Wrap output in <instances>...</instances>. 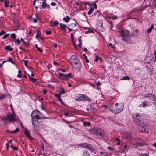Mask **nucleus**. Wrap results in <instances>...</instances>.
Instances as JSON below:
<instances>
[{
	"label": "nucleus",
	"instance_id": "f257e3e1",
	"mask_svg": "<svg viewBox=\"0 0 156 156\" xmlns=\"http://www.w3.org/2000/svg\"><path fill=\"white\" fill-rule=\"evenodd\" d=\"M121 36L122 37V40L124 42L128 44H133L129 31L127 30H122L121 32Z\"/></svg>",
	"mask_w": 156,
	"mask_h": 156
},
{
	"label": "nucleus",
	"instance_id": "f03ea898",
	"mask_svg": "<svg viewBox=\"0 0 156 156\" xmlns=\"http://www.w3.org/2000/svg\"><path fill=\"white\" fill-rule=\"evenodd\" d=\"M133 119L134 122L137 125L141 124L142 118L140 116V114L137 113L133 115Z\"/></svg>",
	"mask_w": 156,
	"mask_h": 156
},
{
	"label": "nucleus",
	"instance_id": "7ed1b4c3",
	"mask_svg": "<svg viewBox=\"0 0 156 156\" xmlns=\"http://www.w3.org/2000/svg\"><path fill=\"white\" fill-rule=\"evenodd\" d=\"M3 120H8L11 122L16 121L17 120L16 119V115L14 113L8 115L7 117L3 118Z\"/></svg>",
	"mask_w": 156,
	"mask_h": 156
},
{
	"label": "nucleus",
	"instance_id": "20e7f679",
	"mask_svg": "<svg viewBox=\"0 0 156 156\" xmlns=\"http://www.w3.org/2000/svg\"><path fill=\"white\" fill-rule=\"evenodd\" d=\"M72 73H70L69 74H64L61 73H59L58 76L62 80H67L68 78H71Z\"/></svg>",
	"mask_w": 156,
	"mask_h": 156
},
{
	"label": "nucleus",
	"instance_id": "39448f33",
	"mask_svg": "<svg viewBox=\"0 0 156 156\" xmlns=\"http://www.w3.org/2000/svg\"><path fill=\"white\" fill-rule=\"evenodd\" d=\"M79 147L87 148L91 152L94 151V148L90 144H87V143H83L78 144Z\"/></svg>",
	"mask_w": 156,
	"mask_h": 156
},
{
	"label": "nucleus",
	"instance_id": "423d86ee",
	"mask_svg": "<svg viewBox=\"0 0 156 156\" xmlns=\"http://www.w3.org/2000/svg\"><path fill=\"white\" fill-rule=\"evenodd\" d=\"M32 123L35 129L38 130L42 127V124L41 122H38L36 120H33Z\"/></svg>",
	"mask_w": 156,
	"mask_h": 156
},
{
	"label": "nucleus",
	"instance_id": "0eeeda50",
	"mask_svg": "<svg viewBox=\"0 0 156 156\" xmlns=\"http://www.w3.org/2000/svg\"><path fill=\"white\" fill-rule=\"evenodd\" d=\"M149 102H152L155 101L156 98L155 95L151 94H147L144 97Z\"/></svg>",
	"mask_w": 156,
	"mask_h": 156
},
{
	"label": "nucleus",
	"instance_id": "6e6552de",
	"mask_svg": "<svg viewBox=\"0 0 156 156\" xmlns=\"http://www.w3.org/2000/svg\"><path fill=\"white\" fill-rule=\"evenodd\" d=\"M72 66L76 71L78 72L81 71L82 66L80 61H79L76 63Z\"/></svg>",
	"mask_w": 156,
	"mask_h": 156
},
{
	"label": "nucleus",
	"instance_id": "1a4fd4ad",
	"mask_svg": "<svg viewBox=\"0 0 156 156\" xmlns=\"http://www.w3.org/2000/svg\"><path fill=\"white\" fill-rule=\"evenodd\" d=\"M79 61L77 57L75 55H72L70 57V62L72 66Z\"/></svg>",
	"mask_w": 156,
	"mask_h": 156
},
{
	"label": "nucleus",
	"instance_id": "9d476101",
	"mask_svg": "<svg viewBox=\"0 0 156 156\" xmlns=\"http://www.w3.org/2000/svg\"><path fill=\"white\" fill-rule=\"evenodd\" d=\"M109 110L113 113L117 114L123 110L122 108H109Z\"/></svg>",
	"mask_w": 156,
	"mask_h": 156
},
{
	"label": "nucleus",
	"instance_id": "9b49d317",
	"mask_svg": "<svg viewBox=\"0 0 156 156\" xmlns=\"http://www.w3.org/2000/svg\"><path fill=\"white\" fill-rule=\"evenodd\" d=\"M25 135L30 140H33V138L30 135V131L28 129H25L24 132Z\"/></svg>",
	"mask_w": 156,
	"mask_h": 156
},
{
	"label": "nucleus",
	"instance_id": "f8f14e48",
	"mask_svg": "<svg viewBox=\"0 0 156 156\" xmlns=\"http://www.w3.org/2000/svg\"><path fill=\"white\" fill-rule=\"evenodd\" d=\"M138 129L139 130V131L140 133L143 132H147L148 133L147 131H145L146 129L143 126V122H141V124H140V125H138Z\"/></svg>",
	"mask_w": 156,
	"mask_h": 156
},
{
	"label": "nucleus",
	"instance_id": "ddd939ff",
	"mask_svg": "<svg viewBox=\"0 0 156 156\" xmlns=\"http://www.w3.org/2000/svg\"><path fill=\"white\" fill-rule=\"evenodd\" d=\"M94 130L95 132L97 135L101 136H104V134L103 132L102 131H101L100 129L97 128L95 129Z\"/></svg>",
	"mask_w": 156,
	"mask_h": 156
},
{
	"label": "nucleus",
	"instance_id": "4468645a",
	"mask_svg": "<svg viewBox=\"0 0 156 156\" xmlns=\"http://www.w3.org/2000/svg\"><path fill=\"white\" fill-rule=\"evenodd\" d=\"M83 94H80L76 96L75 98V100L78 101H83Z\"/></svg>",
	"mask_w": 156,
	"mask_h": 156
},
{
	"label": "nucleus",
	"instance_id": "2eb2a0df",
	"mask_svg": "<svg viewBox=\"0 0 156 156\" xmlns=\"http://www.w3.org/2000/svg\"><path fill=\"white\" fill-rule=\"evenodd\" d=\"M92 100L91 98L86 95L83 94V101H88L89 102L91 101Z\"/></svg>",
	"mask_w": 156,
	"mask_h": 156
},
{
	"label": "nucleus",
	"instance_id": "dca6fc26",
	"mask_svg": "<svg viewBox=\"0 0 156 156\" xmlns=\"http://www.w3.org/2000/svg\"><path fill=\"white\" fill-rule=\"evenodd\" d=\"M42 7L43 9H45L46 8H50L49 5H48L45 2V1H43L42 2Z\"/></svg>",
	"mask_w": 156,
	"mask_h": 156
},
{
	"label": "nucleus",
	"instance_id": "f3484780",
	"mask_svg": "<svg viewBox=\"0 0 156 156\" xmlns=\"http://www.w3.org/2000/svg\"><path fill=\"white\" fill-rule=\"evenodd\" d=\"M82 156H90V154L87 150H84L83 151Z\"/></svg>",
	"mask_w": 156,
	"mask_h": 156
},
{
	"label": "nucleus",
	"instance_id": "a211bd4d",
	"mask_svg": "<svg viewBox=\"0 0 156 156\" xmlns=\"http://www.w3.org/2000/svg\"><path fill=\"white\" fill-rule=\"evenodd\" d=\"M50 23L51 27H54L58 25L59 24V23L58 21L51 20L50 21Z\"/></svg>",
	"mask_w": 156,
	"mask_h": 156
},
{
	"label": "nucleus",
	"instance_id": "6ab92c4d",
	"mask_svg": "<svg viewBox=\"0 0 156 156\" xmlns=\"http://www.w3.org/2000/svg\"><path fill=\"white\" fill-rule=\"evenodd\" d=\"M43 117L42 116L40 117L38 114H36L34 115L32 117V121L33 120H35L34 119L35 118L36 119H38L41 118H43Z\"/></svg>",
	"mask_w": 156,
	"mask_h": 156
},
{
	"label": "nucleus",
	"instance_id": "aec40b11",
	"mask_svg": "<svg viewBox=\"0 0 156 156\" xmlns=\"http://www.w3.org/2000/svg\"><path fill=\"white\" fill-rule=\"evenodd\" d=\"M60 29L62 30H65L66 27V25L65 24H63L62 23H60Z\"/></svg>",
	"mask_w": 156,
	"mask_h": 156
},
{
	"label": "nucleus",
	"instance_id": "412c9836",
	"mask_svg": "<svg viewBox=\"0 0 156 156\" xmlns=\"http://www.w3.org/2000/svg\"><path fill=\"white\" fill-rule=\"evenodd\" d=\"M10 1L8 0H4V6L5 8L9 7V4L10 3Z\"/></svg>",
	"mask_w": 156,
	"mask_h": 156
},
{
	"label": "nucleus",
	"instance_id": "4be33fe9",
	"mask_svg": "<svg viewBox=\"0 0 156 156\" xmlns=\"http://www.w3.org/2000/svg\"><path fill=\"white\" fill-rule=\"evenodd\" d=\"M38 113H39V114H40L39 111L36 110H34L32 112L31 114V117H32L34 115H35L36 114H38Z\"/></svg>",
	"mask_w": 156,
	"mask_h": 156
},
{
	"label": "nucleus",
	"instance_id": "5701e85b",
	"mask_svg": "<svg viewBox=\"0 0 156 156\" xmlns=\"http://www.w3.org/2000/svg\"><path fill=\"white\" fill-rule=\"evenodd\" d=\"M19 128H17L16 129H15L13 131H7V132H10L12 133H16L19 132Z\"/></svg>",
	"mask_w": 156,
	"mask_h": 156
},
{
	"label": "nucleus",
	"instance_id": "b1692460",
	"mask_svg": "<svg viewBox=\"0 0 156 156\" xmlns=\"http://www.w3.org/2000/svg\"><path fill=\"white\" fill-rule=\"evenodd\" d=\"M5 49L7 51H12L13 50V49L12 48L10 45H8L7 46H6L5 47Z\"/></svg>",
	"mask_w": 156,
	"mask_h": 156
},
{
	"label": "nucleus",
	"instance_id": "393cba45",
	"mask_svg": "<svg viewBox=\"0 0 156 156\" xmlns=\"http://www.w3.org/2000/svg\"><path fill=\"white\" fill-rule=\"evenodd\" d=\"M70 20V18L69 16H67L66 17H64L63 18V20L66 22H68Z\"/></svg>",
	"mask_w": 156,
	"mask_h": 156
},
{
	"label": "nucleus",
	"instance_id": "a878e982",
	"mask_svg": "<svg viewBox=\"0 0 156 156\" xmlns=\"http://www.w3.org/2000/svg\"><path fill=\"white\" fill-rule=\"evenodd\" d=\"M7 62H9L12 63V64L15 65V63L13 61V59L11 57H9L8 59L6 60Z\"/></svg>",
	"mask_w": 156,
	"mask_h": 156
},
{
	"label": "nucleus",
	"instance_id": "bb28decb",
	"mask_svg": "<svg viewBox=\"0 0 156 156\" xmlns=\"http://www.w3.org/2000/svg\"><path fill=\"white\" fill-rule=\"evenodd\" d=\"M154 25L153 24H152L150 27L147 30V32L149 33H150L153 29L154 28Z\"/></svg>",
	"mask_w": 156,
	"mask_h": 156
},
{
	"label": "nucleus",
	"instance_id": "cd10ccee",
	"mask_svg": "<svg viewBox=\"0 0 156 156\" xmlns=\"http://www.w3.org/2000/svg\"><path fill=\"white\" fill-rule=\"evenodd\" d=\"M29 78L32 82L35 83L37 80V79L31 77L30 75H29Z\"/></svg>",
	"mask_w": 156,
	"mask_h": 156
},
{
	"label": "nucleus",
	"instance_id": "c85d7f7f",
	"mask_svg": "<svg viewBox=\"0 0 156 156\" xmlns=\"http://www.w3.org/2000/svg\"><path fill=\"white\" fill-rule=\"evenodd\" d=\"M94 9L92 8L91 7L89 10L87 14L89 15H90L94 11Z\"/></svg>",
	"mask_w": 156,
	"mask_h": 156
},
{
	"label": "nucleus",
	"instance_id": "c756f323",
	"mask_svg": "<svg viewBox=\"0 0 156 156\" xmlns=\"http://www.w3.org/2000/svg\"><path fill=\"white\" fill-rule=\"evenodd\" d=\"M7 96V95L5 94H2L0 96V100H2L5 99Z\"/></svg>",
	"mask_w": 156,
	"mask_h": 156
},
{
	"label": "nucleus",
	"instance_id": "7c9ffc66",
	"mask_svg": "<svg viewBox=\"0 0 156 156\" xmlns=\"http://www.w3.org/2000/svg\"><path fill=\"white\" fill-rule=\"evenodd\" d=\"M35 46L38 51L41 53L42 52L43 50L42 49H41L40 48L38 47V45L37 44H35Z\"/></svg>",
	"mask_w": 156,
	"mask_h": 156
},
{
	"label": "nucleus",
	"instance_id": "2f4dec72",
	"mask_svg": "<svg viewBox=\"0 0 156 156\" xmlns=\"http://www.w3.org/2000/svg\"><path fill=\"white\" fill-rule=\"evenodd\" d=\"M78 25V23L76 22L75 23H73L70 24L69 25V26L73 27H74Z\"/></svg>",
	"mask_w": 156,
	"mask_h": 156
},
{
	"label": "nucleus",
	"instance_id": "473e14b6",
	"mask_svg": "<svg viewBox=\"0 0 156 156\" xmlns=\"http://www.w3.org/2000/svg\"><path fill=\"white\" fill-rule=\"evenodd\" d=\"M41 33V31L40 30H38L37 31V34L36 35V38H37L38 37H40V34Z\"/></svg>",
	"mask_w": 156,
	"mask_h": 156
},
{
	"label": "nucleus",
	"instance_id": "72a5a7b5",
	"mask_svg": "<svg viewBox=\"0 0 156 156\" xmlns=\"http://www.w3.org/2000/svg\"><path fill=\"white\" fill-rule=\"evenodd\" d=\"M22 61L24 62V65L27 68H28V67L27 66V63L28 62V61L27 60H22Z\"/></svg>",
	"mask_w": 156,
	"mask_h": 156
},
{
	"label": "nucleus",
	"instance_id": "f704fd0d",
	"mask_svg": "<svg viewBox=\"0 0 156 156\" xmlns=\"http://www.w3.org/2000/svg\"><path fill=\"white\" fill-rule=\"evenodd\" d=\"M60 95H61V94H60V93L59 94H55L54 95L55 97L59 98V100H60L61 101H62V100H61V98H60V96H61Z\"/></svg>",
	"mask_w": 156,
	"mask_h": 156
},
{
	"label": "nucleus",
	"instance_id": "c9c22d12",
	"mask_svg": "<svg viewBox=\"0 0 156 156\" xmlns=\"http://www.w3.org/2000/svg\"><path fill=\"white\" fill-rule=\"evenodd\" d=\"M16 37V34L15 33H12L11 34V37L13 39H15Z\"/></svg>",
	"mask_w": 156,
	"mask_h": 156
},
{
	"label": "nucleus",
	"instance_id": "e433bc0d",
	"mask_svg": "<svg viewBox=\"0 0 156 156\" xmlns=\"http://www.w3.org/2000/svg\"><path fill=\"white\" fill-rule=\"evenodd\" d=\"M22 72L21 70H19L18 71V74H17V76L20 78H21L22 77V76L21 75V74Z\"/></svg>",
	"mask_w": 156,
	"mask_h": 156
},
{
	"label": "nucleus",
	"instance_id": "4c0bfd02",
	"mask_svg": "<svg viewBox=\"0 0 156 156\" xmlns=\"http://www.w3.org/2000/svg\"><path fill=\"white\" fill-rule=\"evenodd\" d=\"M115 140H116V141L117 142L116 143V144L117 145H119V144H120V140L119 139V138H116L115 139Z\"/></svg>",
	"mask_w": 156,
	"mask_h": 156
},
{
	"label": "nucleus",
	"instance_id": "58836bf2",
	"mask_svg": "<svg viewBox=\"0 0 156 156\" xmlns=\"http://www.w3.org/2000/svg\"><path fill=\"white\" fill-rule=\"evenodd\" d=\"M130 79V78L129 77L127 76H126L123 77L122 80H129Z\"/></svg>",
	"mask_w": 156,
	"mask_h": 156
},
{
	"label": "nucleus",
	"instance_id": "ea45409f",
	"mask_svg": "<svg viewBox=\"0 0 156 156\" xmlns=\"http://www.w3.org/2000/svg\"><path fill=\"white\" fill-rule=\"evenodd\" d=\"M147 101H144L142 103V106L143 107H146V106H147Z\"/></svg>",
	"mask_w": 156,
	"mask_h": 156
},
{
	"label": "nucleus",
	"instance_id": "a19ab883",
	"mask_svg": "<svg viewBox=\"0 0 156 156\" xmlns=\"http://www.w3.org/2000/svg\"><path fill=\"white\" fill-rule=\"evenodd\" d=\"M9 34H5L2 37V38L3 39H5L9 35Z\"/></svg>",
	"mask_w": 156,
	"mask_h": 156
},
{
	"label": "nucleus",
	"instance_id": "79ce46f5",
	"mask_svg": "<svg viewBox=\"0 0 156 156\" xmlns=\"http://www.w3.org/2000/svg\"><path fill=\"white\" fill-rule=\"evenodd\" d=\"M126 136L124 137V138H126L127 139H129L131 136L130 134H128V135H127V133H126Z\"/></svg>",
	"mask_w": 156,
	"mask_h": 156
},
{
	"label": "nucleus",
	"instance_id": "37998d69",
	"mask_svg": "<svg viewBox=\"0 0 156 156\" xmlns=\"http://www.w3.org/2000/svg\"><path fill=\"white\" fill-rule=\"evenodd\" d=\"M21 41L24 44H28V42H25L23 39L22 38H21Z\"/></svg>",
	"mask_w": 156,
	"mask_h": 156
},
{
	"label": "nucleus",
	"instance_id": "c03bdc74",
	"mask_svg": "<svg viewBox=\"0 0 156 156\" xmlns=\"http://www.w3.org/2000/svg\"><path fill=\"white\" fill-rule=\"evenodd\" d=\"M84 124L86 126H89L90 125V123L89 122H84Z\"/></svg>",
	"mask_w": 156,
	"mask_h": 156
},
{
	"label": "nucleus",
	"instance_id": "a18cd8bd",
	"mask_svg": "<svg viewBox=\"0 0 156 156\" xmlns=\"http://www.w3.org/2000/svg\"><path fill=\"white\" fill-rule=\"evenodd\" d=\"M65 93V91L63 89H62V90L60 91V94H64Z\"/></svg>",
	"mask_w": 156,
	"mask_h": 156
},
{
	"label": "nucleus",
	"instance_id": "49530a36",
	"mask_svg": "<svg viewBox=\"0 0 156 156\" xmlns=\"http://www.w3.org/2000/svg\"><path fill=\"white\" fill-rule=\"evenodd\" d=\"M6 32L4 30H2L0 32V36H2L3 34H5Z\"/></svg>",
	"mask_w": 156,
	"mask_h": 156
},
{
	"label": "nucleus",
	"instance_id": "de8ad7c7",
	"mask_svg": "<svg viewBox=\"0 0 156 156\" xmlns=\"http://www.w3.org/2000/svg\"><path fill=\"white\" fill-rule=\"evenodd\" d=\"M101 16H102V15L100 11H99V12H98L97 14V16L98 17H99Z\"/></svg>",
	"mask_w": 156,
	"mask_h": 156
},
{
	"label": "nucleus",
	"instance_id": "09e8293b",
	"mask_svg": "<svg viewBox=\"0 0 156 156\" xmlns=\"http://www.w3.org/2000/svg\"><path fill=\"white\" fill-rule=\"evenodd\" d=\"M83 4L85 5H88L89 6H90V3L89 2H83Z\"/></svg>",
	"mask_w": 156,
	"mask_h": 156
},
{
	"label": "nucleus",
	"instance_id": "8fccbe9b",
	"mask_svg": "<svg viewBox=\"0 0 156 156\" xmlns=\"http://www.w3.org/2000/svg\"><path fill=\"white\" fill-rule=\"evenodd\" d=\"M100 58L101 59V58H99L98 56H96L95 58V61L96 62H97Z\"/></svg>",
	"mask_w": 156,
	"mask_h": 156
},
{
	"label": "nucleus",
	"instance_id": "3c124183",
	"mask_svg": "<svg viewBox=\"0 0 156 156\" xmlns=\"http://www.w3.org/2000/svg\"><path fill=\"white\" fill-rule=\"evenodd\" d=\"M46 34L47 35H49L51 34V32L50 30L46 31L45 32Z\"/></svg>",
	"mask_w": 156,
	"mask_h": 156
},
{
	"label": "nucleus",
	"instance_id": "603ef678",
	"mask_svg": "<svg viewBox=\"0 0 156 156\" xmlns=\"http://www.w3.org/2000/svg\"><path fill=\"white\" fill-rule=\"evenodd\" d=\"M99 11L98 10H96L95 12L93 14V15L94 16H95L99 12Z\"/></svg>",
	"mask_w": 156,
	"mask_h": 156
},
{
	"label": "nucleus",
	"instance_id": "864d4df0",
	"mask_svg": "<svg viewBox=\"0 0 156 156\" xmlns=\"http://www.w3.org/2000/svg\"><path fill=\"white\" fill-rule=\"evenodd\" d=\"M85 61L87 63H89V60L87 58V56H85L84 58Z\"/></svg>",
	"mask_w": 156,
	"mask_h": 156
},
{
	"label": "nucleus",
	"instance_id": "5fc2aeb1",
	"mask_svg": "<svg viewBox=\"0 0 156 156\" xmlns=\"http://www.w3.org/2000/svg\"><path fill=\"white\" fill-rule=\"evenodd\" d=\"M16 41L17 43H18V45H19L21 43V41L20 40L18 39H16Z\"/></svg>",
	"mask_w": 156,
	"mask_h": 156
},
{
	"label": "nucleus",
	"instance_id": "6e6d98bb",
	"mask_svg": "<svg viewBox=\"0 0 156 156\" xmlns=\"http://www.w3.org/2000/svg\"><path fill=\"white\" fill-rule=\"evenodd\" d=\"M149 154L147 153H143L141 154V156H149Z\"/></svg>",
	"mask_w": 156,
	"mask_h": 156
},
{
	"label": "nucleus",
	"instance_id": "4d7b16f0",
	"mask_svg": "<svg viewBox=\"0 0 156 156\" xmlns=\"http://www.w3.org/2000/svg\"><path fill=\"white\" fill-rule=\"evenodd\" d=\"M42 92L44 94V95H45L47 93V91L46 89H44L43 90H42Z\"/></svg>",
	"mask_w": 156,
	"mask_h": 156
},
{
	"label": "nucleus",
	"instance_id": "13d9d810",
	"mask_svg": "<svg viewBox=\"0 0 156 156\" xmlns=\"http://www.w3.org/2000/svg\"><path fill=\"white\" fill-rule=\"evenodd\" d=\"M82 44V43H79V44H78V46L80 48H82V47L81 46Z\"/></svg>",
	"mask_w": 156,
	"mask_h": 156
},
{
	"label": "nucleus",
	"instance_id": "bf43d9fd",
	"mask_svg": "<svg viewBox=\"0 0 156 156\" xmlns=\"http://www.w3.org/2000/svg\"><path fill=\"white\" fill-rule=\"evenodd\" d=\"M51 5L52 6H55L56 5V4L54 2H52L51 3Z\"/></svg>",
	"mask_w": 156,
	"mask_h": 156
},
{
	"label": "nucleus",
	"instance_id": "052dcab7",
	"mask_svg": "<svg viewBox=\"0 0 156 156\" xmlns=\"http://www.w3.org/2000/svg\"><path fill=\"white\" fill-rule=\"evenodd\" d=\"M154 55H155V59L154 60V62H156V51H155L154 52Z\"/></svg>",
	"mask_w": 156,
	"mask_h": 156
},
{
	"label": "nucleus",
	"instance_id": "680f3d73",
	"mask_svg": "<svg viewBox=\"0 0 156 156\" xmlns=\"http://www.w3.org/2000/svg\"><path fill=\"white\" fill-rule=\"evenodd\" d=\"M93 7L95 9H96L97 8V5L96 3H94V4Z\"/></svg>",
	"mask_w": 156,
	"mask_h": 156
},
{
	"label": "nucleus",
	"instance_id": "e2e57ef3",
	"mask_svg": "<svg viewBox=\"0 0 156 156\" xmlns=\"http://www.w3.org/2000/svg\"><path fill=\"white\" fill-rule=\"evenodd\" d=\"M31 19L33 20L34 22V23H36L37 22V20L36 19H33V18H31Z\"/></svg>",
	"mask_w": 156,
	"mask_h": 156
},
{
	"label": "nucleus",
	"instance_id": "0e129e2a",
	"mask_svg": "<svg viewBox=\"0 0 156 156\" xmlns=\"http://www.w3.org/2000/svg\"><path fill=\"white\" fill-rule=\"evenodd\" d=\"M67 27L68 29L69 32V33L70 32H71L72 30V29L68 27Z\"/></svg>",
	"mask_w": 156,
	"mask_h": 156
},
{
	"label": "nucleus",
	"instance_id": "69168bd1",
	"mask_svg": "<svg viewBox=\"0 0 156 156\" xmlns=\"http://www.w3.org/2000/svg\"><path fill=\"white\" fill-rule=\"evenodd\" d=\"M108 150H110L113 151V149L111 147H108Z\"/></svg>",
	"mask_w": 156,
	"mask_h": 156
},
{
	"label": "nucleus",
	"instance_id": "338daca9",
	"mask_svg": "<svg viewBox=\"0 0 156 156\" xmlns=\"http://www.w3.org/2000/svg\"><path fill=\"white\" fill-rule=\"evenodd\" d=\"M153 4L154 6L156 7V0H154L153 2Z\"/></svg>",
	"mask_w": 156,
	"mask_h": 156
},
{
	"label": "nucleus",
	"instance_id": "774afa93",
	"mask_svg": "<svg viewBox=\"0 0 156 156\" xmlns=\"http://www.w3.org/2000/svg\"><path fill=\"white\" fill-rule=\"evenodd\" d=\"M59 70L60 71H62V72H66V70L63 69H59Z\"/></svg>",
	"mask_w": 156,
	"mask_h": 156
}]
</instances>
